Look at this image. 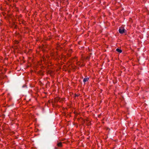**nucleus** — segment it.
<instances>
[{
	"label": "nucleus",
	"mask_w": 149,
	"mask_h": 149,
	"mask_svg": "<svg viewBox=\"0 0 149 149\" xmlns=\"http://www.w3.org/2000/svg\"><path fill=\"white\" fill-rule=\"evenodd\" d=\"M26 85H23V86H22V87H26Z\"/></svg>",
	"instance_id": "7"
},
{
	"label": "nucleus",
	"mask_w": 149,
	"mask_h": 149,
	"mask_svg": "<svg viewBox=\"0 0 149 149\" xmlns=\"http://www.w3.org/2000/svg\"><path fill=\"white\" fill-rule=\"evenodd\" d=\"M116 51L120 53H121L122 52V50L121 49L118 48H117L116 49Z\"/></svg>",
	"instance_id": "4"
},
{
	"label": "nucleus",
	"mask_w": 149,
	"mask_h": 149,
	"mask_svg": "<svg viewBox=\"0 0 149 149\" xmlns=\"http://www.w3.org/2000/svg\"><path fill=\"white\" fill-rule=\"evenodd\" d=\"M88 121L86 120L84 121V123H86L87 125H91V123L90 122H88Z\"/></svg>",
	"instance_id": "2"
},
{
	"label": "nucleus",
	"mask_w": 149,
	"mask_h": 149,
	"mask_svg": "<svg viewBox=\"0 0 149 149\" xmlns=\"http://www.w3.org/2000/svg\"><path fill=\"white\" fill-rule=\"evenodd\" d=\"M57 146L58 147H61L62 146V144L61 142H59L57 144Z\"/></svg>",
	"instance_id": "5"
},
{
	"label": "nucleus",
	"mask_w": 149,
	"mask_h": 149,
	"mask_svg": "<svg viewBox=\"0 0 149 149\" xmlns=\"http://www.w3.org/2000/svg\"><path fill=\"white\" fill-rule=\"evenodd\" d=\"M118 31L119 33L121 34L123 33H125V31H126V30H125L122 27L120 28L119 29Z\"/></svg>",
	"instance_id": "1"
},
{
	"label": "nucleus",
	"mask_w": 149,
	"mask_h": 149,
	"mask_svg": "<svg viewBox=\"0 0 149 149\" xmlns=\"http://www.w3.org/2000/svg\"><path fill=\"white\" fill-rule=\"evenodd\" d=\"M58 99H56L55 100V101H56V102H57V101H58Z\"/></svg>",
	"instance_id": "6"
},
{
	"label": "nucleus",
	"mask_w": 149,
	"mask_h": 149,
	"mask_svg": "<svg viewBox=\"0 0 149 149\" xmlns=\"http://www.w3.org/2000/svg\"><path fill=\"white\" fill-rule=\"evenodd\" d=\"M89 79V78H85L84 79H83V82H84V83H85L87 81H88V80Z\"/></svg>",
	"instance_id": "3"
}]
</instances>
